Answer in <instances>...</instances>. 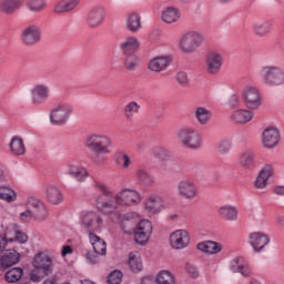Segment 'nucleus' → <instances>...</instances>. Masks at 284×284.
<instances>
[{"label": "nucleus", "instance_id": "58836bf2", "mask_svg": "<svg viewBox=\"0 0 284 284\" xmlns=\"http://www.w3.org/2000/svg\"><path fill=\"white\" fill-rule=\"evenodd\" d=\"M126 29L129 32H139L141 30V16L139 13H130L126 17Z\"/></svg>", "mask_w": 284, "mask_h": 284}, {"label": "nucleus", "instance_id": "6e6d98bb", "mask_svg": "<svg viewBox=\"0 0 284 284\" xmlns=\"http://www.w3.org/2000/svg\"><path fill=\"white\" fill-rule=\"evenodd\" d=\"M78 183H83L88 176H90V173H88V170L84 168H81L79 171L74 173V175H71Z\"/></svg>", "mask_w": 284, "mask_h": 284}, {"label": "nucleus", "instance_id": "7ed1b4c3", "mask_svg": "<svg viewBox=\"0 0 284 284\" xmlns=\"http://www.w3.org/2000/svg\"><path fill=\"white\" fill-rule=\"evenodd\" d=\"M178 143L187 150H199L203 145L201 133L194 128H182L176 132Z\"/></svg>", "mask_w": 284, "mask_h": 284}, {"label": "nucleus", "instance_id": "f704fd0d", "mask_svg": "<svg viewBox=\"0 0 284 284\" xmlns=\"http://www.w3.org/2000/svg\"><path fill=\"white\" fill-rule=\"evenodd\" d=\"M196 248L200 252H205V254H219V252H222L223 250V244L214 241H206L199 243Z\"/></svg>", "mask_w": 284, "mask_h": 284}, {"label": "nucleus", "instance_id": "20e7f679", "mask_svg": "<svg viewBox=\"0 0 284 284\" xmlns=\"http://www.w3.org/2000/svg\"><path fill=\"white\" fill-rule=\"evenodd\" d=\"M203 45V36L199 31H186L179 39V48L184 54H194Z\"/></svg>", "mask_w": 284, "mask_h": 284}, {"label": "nucleus", "instance_id": "338daca9", "mask_svg": "<svg viewBox=\"0 0 284 284\" xmlns=\"http://www.w3.org/2000/svg\"><path fill=\"white\" fill-rule=\"evenodd\" d=\"M141 284H154V280L152 277H143Z\"/></svg>", "mask_w": 284, "mask_h": 284}, {"label": "nucleus", "instance_id": "13d9d810", "mask_svg": "<svg viewBox=\"0 0 284 284\" xmlns=\"http://www.w3.org/2000/svg\"><path fill=\"white\" fill-rule=\"evenodd\" d=\"M239 105H241V100L239 99V95L236 94L231 95L229 99L230 110H236Z\"/></svg>", "mask_w": 284, "mask_h": 284}, {"label": "nucleus", "instance_id": "4be33fe9", "mask_svg": "<svg viewBox=\"0 0 284 284\" xmlns=\"http://www.w3.org/2000/svg\"><path fill=\"white\" fill-rule=\"evenodd\" d=\"M4 241V245H8V243H28V235L21 231H17L14 226H8L4 236H2Z\"/></svg>", "mask_w": 284, "mask_h": 284}, {"label": "nucleus", "instance_id": "0e129e2a", "mask_svg": "<svg viewBox=\"0 0 284 284\" xmlns=\"http://www.w3.org/2000/svg\"><path fill=\"white\" fill-rule=\"evenodd\" d=\"M273 194H276L277 196H284V185L283 186H275L273 189Z\"/></svg>", "mask_w": 284, "mask_h": 284}, {"label": "nucleus", "instance_id": "37998d69", "mask_svg": "<svg viewBox=\"0 0 284 284\" xmlns=\"http://www.w3.org/2000/svg\"><path fill=\"white\" fill-rule=\"evenodd\" d=\"M139 110H141V105H139V103L135 101L129 102L124 106V118L128 121H134V115L139 114Z\"/></svg>", "mask_w": 284, "mask_h": 284}, {"label": "nucleus", "instance_id": "8fccbe9b", "mask_svg": "<svg viewBox=\"0 0 284 284\" xmlns=\"http://www.w3.org/2000/svg\"><path fill=\"white\" fill-rule=\"evenodd\" d=\"M152 154L155 159H159V161H168L172 156L170 151L163 146H156L152 150Z\"/></svg>", "mask_w": 284, "mask_h": 284}, {"label": "nucleus", "instance_id": "f8f14e48", "mask_svg": "<svg viewBox=\"0 0 284 284\" xmlns=\"http://www.w3.org/2000/svg\"><path fill=\"white\" fill-rule=\"evenodd\" d=\"M116 201L120 205L131 207V205H139L141 203V194L132 189H123L116 194Z\"/></svg>", "mask_w": 284, "mask_h": 284}, {"label": "nucleus", "instance_id": "c85d7f7f", "mask_svg": "<svg viewBox=\"0 0 284 284\" xmlns=\"http://www.w3.org/2000/svg\"><path fill=\"white\" fill-rule=\"evenodd\" d=\"M267 243H270V237L264 233L256 232L250 235V245H252L254 252H261Z\"/></svg>", "mask_w": 284, "mask_h": 284}, {"label": "nucleus", "instance_id": "9b49d317", "mask_svg": "<svg viewBox=\"0 0 284 284\" xmlns=\"http://www.w3.org/2000/svg\"><path fill=\"white\" fill-rule=\"evenodd\" d=\"M242 99L248 110H258L261 108V91L255 87H246L243 90Z\"/></svg>", "mask_w": 284, "mask_h": 284}, {"label": "nucleus", "instance_id": "bb28decb", "mask_svg": "<svg viewBox=\"0 0 284 284\" xmlns=\"http://www.w3.org/2000/svg\"><path fill=\"white\" fill-rule=\"evenodd\" d=\"M50 97V89L43 84L36 85L31 91V101L34 105H39L43 103V101H48Z\"/></svg>", "mask_w": 284, "mask_h": 284}, {"label": "nucleus", "instance_id": "1a4fd4ad", "mask_svg": "<svg viewBox=\"0 0 284 284\" xmlns=\"http://www.w3.org/2000/svg\"><path fill=\"white\" fill-rule=\"evenodd\" d=\"M178 195L184 201H194L199 196V189L194 181L184 179L178 183L176 186Z\"/></svg>", "mask_w": 284, "mask_h": 284}, {"label": "nucleus", "instance_id": "4468645a", "mask_svg": "<svg viewBox=\"0 0 284 284\" xmlns=\"http://www.w3.org/2000/svg\"><path fill=\"white\" fill-rule=\"evenodd\" d=\"M81 225L88 230L89 234L99 232V230H101V225H103V219L94 212H87L81 216Z\"/></svg>", "mask_w": 284, "mask_h": 284}, {"label": "nucleus", "instance_id": "79ce46f5", "mask_svg": "<svg viewBox=\"0 0 284 284\" xmlns=\"http://www.w3.org/2000/svg\"><path fill=\"white\" fill-rule=\"evenodd\" d=\"M129 265L132 272H141L143 270V262L139 252L134 251L129 254Z\"/></svg>", "mask_w": 284, "mask_h": 284}, {"label": "nucleus", "instance_id": "aec40b11", "mask_svg": "<svg viewBox=\"0 0 284 284\" xmlns=\"http://www.w3.org/2000/svg\"><path fill=\"white\" fill-rule=\"evenodd\" d=\"M19 261H21V254L14 248L6 250L0 254V267L2 270H8V267L17 265Z\"/></svg>", "mask_w": 284, "mask_h": 284}, {"label": "nucleus", "instance_id": "39448f33", "mask_svg": "<svg viewBox=\"0 0 284 284\" xmlns=\"http://www.w3.org/2000/svg\"><path fill=\"white\" fill-rule=\"evenodd\" d=\"M262 81L266 85H283L284 70L278 65H265L261 70Z\"/></svg>", "mask_w": 284, "mask_h": 284}, {"label": "nucleus", "instance_id": "7c9ffc66", "mask_svg": "<svg viewBox=\"0 0 284 284\" xmlns=\"http://www.w3.org/2000/svg\"><path fill=\"white\" fill-rule=\"evenodd\" d=\"M140 45L141 43L139 42V39L135 37H128L124 39V41L121 42L120 50L124 55L134 54V52L139 50Z\"/></svg>", "mask_w": 284, "mask_h": 284}, {"label": "nucleus", "instance_id": "4c0bfd02", "mask_svg": "<svg viewBox=\"0 0 284 284\" xmlns=\"http://www.w3.org/2000/svg\"><path fill=\"white\" fill-rule=\"evenodd\" d=\"M9 148L14 156H23V154H26V144H23V139L20 136H13Z\"/></svg>", "mask_w": 284, "mask_h": 284}, {"label": "nucleus", "instance_id": "2f4dec72", "mask_svg": "<svg viewBox=\"0 0 284 284\" xmlns=\"http://www.w3.org/2000/svg\"><path fill=\"white\" fill-rule=\"evenodd\" d=\"M161 19L163 23H176L181 19V11L174 7L164 8L161 12Z\"/></svg>", "mask_w": 284, "mask_h": 284}, {"label": "nucleus", "instance_id": "49530a36", "mask_svg": "<svg viewBox=\"0 0 284 284\" xmlns=\"http://www.w3.org/2000/svg\"><path fill=\"white\" fill-rule=\"evenodd\" d=\"M114 162L116 163V165L123 168V170H128V168L132 165V160L130 159V155L123 153L122 151L115 153Z\"/></svg>", "mask_w": 284, "mask_h": 284}, {"label": "nucleus", "instance_id": "6e6552de", "mask_svg": "<svg viewBox=\"0 0 284 284\" xmlns=\"http://www.w3.org/2000/svg\"><path fill=\"white\" fill-rule=\"evenodd\" d=\"M72 116L70 104H58L50 112V121L53 125H65Z\"/></svg>", "mask_w": 284, "mask_h": 284}, {"label": "nucleus", "instance_id": "a19ab883", "mask_svg": "<svg viewBox=\"0 0 284 284\" xmlns=\"http://www.w3.org/2000/svg\"><path fill=\"white\" fill-rule=\"evenodd\" d=\"M48 8L47 0H27V9L34 14L43 12Z\"/></svg>", "mask_w": 284, "mask_h": 284}, {"label": "nucleus", "instance_id": "b1692460", "mask_svg": "<svg viewBox=\"0 0 284 284\" xmlns=\"http://www.w3.org/2000/svg\"><path fill=\"white\" fill-rule=\"evenodd\" d=\"M281 139V135L278 133V130L276 128L270 126L264 130L262 135V142L264 148H276L278 145V141Z\"/></svg>", "mask_w": 284, "mask_h": 284}, {"label": "nucleus", "instance_id": "9d476101", "mask_svg": "<svg viewBox=\"0 0 284 284\" xmlns=\"http://www.w3.org/2000/svg\"><path fill=\"white\" fill-rule=\"evenodd\" d=\"M133 234L138 245H148V241H150L152 236V222H150V220H142L136 225Z\"/></svg>", "mask_w": 284, "mask_h": 284}, {"label": "nucleus", "instance_id": "c03bdc74", "mask_svg": "<svg viewBox=\"0 0 284 284\" xmlns=\"http://www.w3.org/2000/svg\"><path fill=\"white\" fill-rule=\"evenodd\" d=\"M0 200L7 203H14L17 201V193L10 186H0Z\"/></svg>", "mask_w": 284, "mask_h": 284}, {"label": "nucleus", "instance_id": "2eb2a0df", "mask_svg": "<svg viewBox=\"0 0 284 284\" xmlns=\"http://www.w3.org/2000/svg\"><path fill=\"white\" fill-rule=\"evenodd\" d=\"M221 68H223V55L216 51L210 52L205 59V72L207 74H219Z\"/></svg>", "mask_w": 284, "mask_h": 284}, {"label": "nucleus", "instance_id": "dca6fc26", "mask_svg": "<svg viewBox=\"0 0 284 284\" xmlns=\"http://www.w3.org/2000/svg\"><path fill=\"white\" fill-rule=\"evenodd\" d=\"M170 245L173 250H185L190 245V233L186 230L174 231L170 235Z\"/></svg>", "mask_w": 284, "mask_h": 284}, {"label": "nucleus", "instance_id": "f3484780", "mask_svg": "<svg viewBox=\"0 0 284 284\" xmlns=\"http://www.w3.org/2000/svg\"><path fill=\"white\" fill-rule=\"evenodd\" d=\"M274 28V24L272 21L266 19H257L252 22L251 30L254 34V37H257V39H263L267 37Z\"/></svg>", "mask_w": 284, "mask_h": 284}, {"label": "nucleus", "instance_id": "a878e982", "mask_svg": "<svg viewBox=\"0 0 284 284\" xmlns=\"http://www.w3.org/2000/svg\"><path fill=\"white\" fill-rule=\"evenodd\" d=\"M255 161H256V154L252 149H245L237 156L239 166L243 168L244 170H252V168H254Z\"/></svg>", "mask_w": 284, "mask_h": 284}, {"label": "nucleus", "instance_id": "3c124183", "mask_svg": "<svg viewBox=\"0 0 284 284\" xmlns=\"http://www.w3.org/2000/svg\"><path fill=\"white\" fill-rule=\"evenodd\" d=\"M258 174H261L262 176H264V179L270 181V179L274 176V164H270V163L264 164L261 168Z\"/></svg>", "mask_w": 284, "mask_h": 284}, {"label": "nucleus", "instance_id": "603ef678", "mask_svg": "<svg viewBox=\"0 0 284 284\" xmlns=\"http://www.w3.org/2000/svg\"><path fill=\"white\" fill-rule=\"evenodd\" d=\"M216 150L220 154H229L230 150H232V142L222 140L216 144Z\"/></svg>", "mask_w": 284, "mask_h": 284}, {"label": "nucleus", "instance_id": "e2e57ef3", "mask_svg": "<svg viewBox=\"0 0 284 284\" xmlns=\"http://www.w3.org/2000/svg\"><path fill=\"white\" fill-rule=\"evenodd\" d=\"M44 275L40 274L38 275L37 273H34V271H32L30 273V280L33 281V283H39L41 282V278L43 277Z\"/></svg>", "mask_w": 284, "mask_h": 284}, {"label": "nucleus", "instance_id": "a211bd4d", "mask_svg": "<svg viewBox=\"0 0 284 284\" xmlns=\"http://www.w3.org/2000/svg\"><path fill=\"white\" fill-rule=\"evenodd\" d=\"M44 199L50 205H61L63 203V192L57 184H45L43 186Z\"/></svg>", "mask_w": 284, "mask_h": 284}, {"label": "nucleus", "instance_id": "5fc2aeb1", "mask_svg": "<svg viewBox=\"0 0 284 284\" xmlns=\"http://www.w3.org/2000/svg\"><path fill=\"white\" fill-rule=\"evenodd\" d=\"M267 181L265 176L258 173L254 181V187H256V190H265V187H267Z\"/></svg>", "mask_w": 284, "mask_h": 284}, {"label": "nucleus", "instance_id": "6ab92c4d", "mask_svg": "<svg viewBox=\"0 0 284 284\" xmlns=\"http://www.w3.org/2000/svg\"><path fill=\"white\" fill-rule=\"evenodd\" d=\"M29 203L32 207L28 209L26 212L20 213V219L24 221V223H30V221L37 219L39 214L45 212V206H43V203H41L40 201L31 199Z\"/></svg>", "mask_w": 284, "mask_h": 284}, {"label": "nucleus", "instance_id": "774afa93", "mask_svg": "<svg viewBox=\"0 0 284 284\" xmlns=\"http://www.w3.org/2000/svg\"><path fill=\"white\" fill-rule=\"evenodd\" d=\"M275 221L278 225H284V216L283 215H278L275 217Z\"/></svg>", "mask_w": 284, "mask_h": 284}, {"label": "nucleus", "instance_id": "c9c22d12", "mask_svg": "<svg viewBox=\"0 0 284 284\" xmlns=\"http://www.w3.org/2000/svg\"><path fill=\"white\" fill-rule=\"evenodd\" d=\"M89 240L95 254H100L101 256H104V254H106L108 245L105 244V241H103V239L99 237L94 233H89Z\"/></svg>", "mask_w": 284, "mask_h": 284}, {"label": "nucleus", "instance_id": "4d7b16f0", "mask_svg": "<svg viewBox=\"0 0 284 284\" xmlns=\"http://www.w3.org/2000/svg\"><path fill=\"white\" fill-rule=\"evenodd\" d=\"M176 81L180 85H182L183 88H187V85H190V80L187 79V73L180 71L176 74Z\"/></svg>", "mask_w": 284, "mask_h": 284}, {"label": "nucleus", "instance_id": "0eeeda50", "mask_svg": "<svg viewBox=\"0 0 284 284\" xmlns=\"http://www.w3.org/2000/svg\"><path fill=\"white\" fill-rule=\"evenodd\" d=\"M32 265L42 276H50L54 271V260L42 252L34 255Z\"/></svg>", "mask_w": 284, "mask_h": 284}, {"label": "nucleus", "instance_id": "393cba45", "mask_svg": "<svg viewBox=\"0 0 284 284\" xmlns=\"http://www.w3.org/2000/svg\"><path fill=\"white\" fill-rule=\"evenodd\" d=\"M171 63L172 57L161 55L150 60L148 68L151 70V72H164L166 68H170Z\"/></svg>", "mask_w": 284, "mask_h": 284}, {"label": "nucleus", "instance_id": "e433bc0d", "mask_svg": "<svg viewBox=\"0 0 284 284\" xmlns=\"http://www.w3.org/2000/svg\"><path fill=\"white\" fill-rule=\"evenodd\" d=\"M219 216L223 221H236L239 219V210L232 205H224L219 209Z\"/></svg>", "mask_w": 284, "mask_h": 284}, {"label": "nucleus", "instance_id": "423d86ee", "mask_svg": "<svg viewBox=\"0 0 284 284\" xmlns=\"http://www.w3.org/2000/svg\"><path fill=\"white\" fill-rule=\"evenodd\" d=\"M43 39V31L40 24L29 23L21 31V41L24 45H37Z\"/></svg>", "mask_w": 284, "mask_h": 284}, {"label": "nucleus", "instance_id": "09e8293b", "mask_svg": "<svg viewBox=\"0 0 284 284\" xmlns=\"http://www.w3.org/2000/svg\"><path fill=\"white\" fill-rule=\"evenodd\" d=\"M139 63H140L139 57L134 55V53L125 55V59H124L125 70H129L130 72H132L136 70V67L139 65Z\"/></svg>", "mask_w": 284, "mask_h": 284}, {"label": "nucleus", "instance_id": "ea45409f", "mask_svg": "<svg viewBox=\"0 0 284 284\" xmlns=\"http://www.w3.org/2000/svg\"><path fill=\"white\" fill-rule=\"evenodd\" d=\"M236 272L242 274V276H252V268L250 267V264L247 261H245V257H236L234 260Z\"/></svg>", "mask_w": 284, "mask_h": 284}, {"label": "nucleus", "instance_id": "cd10ccee", "mask_svg": "<svg viewBox=\"0 0 284 284\" xmlns=\"http://www.w3.org/2000/svg\"><path fill=\"white\" fill-rule=\"evenodd\" d=\"M23 6V0H1L0 1V12L2 14L12 16L18 10H21Z\"/></svg>", "mask_w": 284, "mask_h": 284}, {"label": "nucleus", "instance_id": "f03ea898", "mask_svg": "<svg viewBox=\"0 0 284 284\" xmlns=\"http://www.w3.org/2000/svg\"><path fill=\"white\" fill-rule=\"evenodd\" d=\"M84 145L93 153L95 159H99L101 154H110L112 140L108 135L93 133L87 136Z\"/></svg>", "mask_w": 284, "mask_h": 284}, {"label": "nucleus", "instance_id": "de8ad7c7", "mask_svg": "<svg viewBox=\"0 0 284 284\" xmlns=\"http://www.w3.org/2000/svg\"><path fill=\"white\" fill-rule=\"evenodd\" d=\"M156 284H175L174 283V275L170 273V271H161L156 278H155Z\"/></svg>", "mask_w": 284, "mask_h": 284}, {"label": "nucleus", "instance_id": "f257e3e1", "mask_svg": "<svg viewBox=\"0 0 284 284\" xmlns=\"http://www.w3.org/2000/svg\"><path fill=\"white\" fill-rule=\"evenodd\" d=\"M94 187L101 192L102 195H99L95 200L97 207L102 214H116L119 210V202L116 201V195L112 196V190L108 187L103 182L95 181Z\"/></svg>", "mask_w": 284, "mask_h": 284}, {"label": "nucleus", "instance_id": "5701e85b", "mask_svg": "<svg viewBox=\"0 0 284 284\" xmlns=\"http://www.w3.org/2000/svg\"><path fill=\"white\" fill-rule=\"evenodd\" d=\"M254 119V112L247 109H239L231 113L230 121L235 125H245V123H250Z\"/></svg>", "mask_w": 284, "mask_h": 284}, {"label": "nucleus", "instance_id": "473e14b6", "mask_svg": "<svg viewBox=\"0 0 284 284\" xmlns=\"http://www.w3.org/2000/svg\"><path fill=\"white\" fill-rule=\"evenodd\" d=\"M193 116L200 125H207L212 119V111L205 106H195L193 110Z\"/></svg>", "mask_w": 284, "mask_h": 284}, {"label": "nucleus", "instance_id": "ddd939ff", "mask_svg": "<svg viewBox=\"0 0 284 284\" xmlns=\"http://www.w3.org/2000/svg\"><path fill=\"white\" fill-rule=\"evenodd\" d=\"M103 21H105V9L103 7H93L88 11L85 17L88 28H101Z\"/></svg>", "mask_w": 284, "mask_h": 284}, {"label": "nucleus", "instance_id": "680f3d73", "mask_svg": "<svg viewBox=\"0 0 284 284\" xmlns=\"http://www.w3.org/2000/svg\"><path fill=\"white\" fill-rule=\"evenodd\" d=\"M87 258L89 260V263H91L92 265L99 263V256H97L93 253H87Z\"/></svg>", "mask_w": 284, "mask_h": 284}, {"label": "nucleus", "instance_id": "864d4df0", "mask_svg": "<svg viewBox=\"0 0 284 284\" xmlns=\"http://www.w3.org/2000/svg\"><path fill=\"white\" fill-rule=\"evenodd\" d=\"M123 278V273L121 271H113L108 275V283L109 284H121Z\"/></svg>", "mask_w": 284, "mask_h": 284}, {"label": "nucleus", "instance_id": "c756f323", "mask_svg": "<svg viewBox=\"0 0 284 284\" xmlns=\"http://www.w3.org/2000/svg\"><path fill=\"white\" fill-rule=\"evenodd\" d=\"M135 180L140 185H144L145 187H152V185L156 183L154 175L150 174V172L143 168H140L135 171Z\"/></svg>", "mask_w": 284, "mask_h": 284}, {"label": "nucleus", "instance_id": "bf43d9fd", "mask_svg": "<svg viewBox=\"0 0 284 284\" xmlns=\"http://www.w3.org/2000/svg\"><path fill=\"white\" fill-rule=\"evenodd\" d=\"M185 267H186L187 274H190V276H192V278H197L199 277V268H196V266H194L193 264L187 263Z\"/></svg>", "mask_w": 284, "mask_h": 284}, {"label": "nucleus", "instance_id": "69168bd1", "mask_svg": "<svg viewBox=\"0 0 284 284\" xmlns=\"http://www.w3.org/2000/svg\"><path fill=\"white\" fill-rule=\"evenodd\" d=\"M72 252H74L72 250V246L65 245V246L62 247L61 254H62V256H68V254H72Z\"/></svg>", "mask_w": 284, "mask_h": 284}, {"label": "nucleus", "instance_id": "412c9836", "mask_svg": "<svg viewBox=\"0 0 284 284\" xmlns=\"http://www.w3.org/2000/svg\"><path fill=\"white\" fill-rule=\"evenodd\" d=\"M165 206L163 197L159 194H152L144 202V207L149 214H159Z\"/></svg>", "mask_w": 284, "mask_h": 284}, {"label": "nucleus", "instance_id": "a18cd8bd", "mask_svg": "<svg viewBox=\"0 0 284 284\" xmlns=\"http://www.w3.org/2000/svg\"><path fill=\"white\" fill-rule=\"evenodd\" d=\"M21 276H23V268L13 267L6 273L4 278L7 283H17Z\"/></svg>", "mask_w": 284, "mask_h": 284}, {"label": "nucleus", "instance_id": "052dcab7", "mask_svg": "<svg viewBox=\"0 0 284 284\" xmlns=\"http://www.w3.org/2000/svg\"><path fill=\"white\" fill-rule=\"evenodd\" d=\"M81 169V166L77 165V164H68L67 166V174H69V176H73L77 172H79Z\"/></svg>", "mask_w": 284, "mask_h": 284}, {"label": "nucleus", "instance_id": "72a5a7b5", "mask_svg": "<svg viewBox=\"0 0 284 284\" xmlns=\"http://www.w3.org/2000/svg\"><path fill=\"white\" fill-rule=\"evenodd\" d=\"M81 0H62L58 2L54 8V14H65V12H72L77 6H79Z\"/></svg>", "mask_w": 284, "mask_h": 284}]
</instances>
